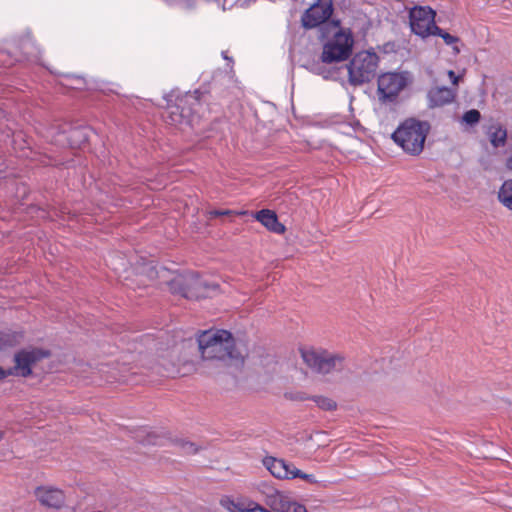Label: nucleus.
<instances>
[{"label":"nucleus","instance_id":"1","mask_svg":"<svg viewBox=\"0 0 512 512\" xmlns=\"http://www.w3.org/2000/svg\"><path fill=\"white\" fill-rule=\"evenodd\" d=\"M197 341L203 359L237 362L243 359L235 347L232 334L226 330L204 331Z\"/></svg>","mask_w":512,"mask_h":512},{"label":"nucleus","instance_id":"2","mask_svg":"<svg viewBox=\"0 0 512 512\" xmlns=\"http://www.w3.org/2000/svg\"><path fill=\"white\" fill-rule=\"evenodd\" d=\"M430 131V124L426 121L407 119L392 134L394 142L406 153L419 155Z\"/></svg>","mask_w":512,"mask_h":512},{"label":"nucleus","instance_id":"3","mask_svg":"<svg viewBox=\"0 0 512 512\" xmlns=\"http://www.w3.org/2000/svg\"><path fill=\"white\" fill-rule=\"evenodd\" d=\"M301 356L306 365L319 374H330L344 367V357L321 348L301 349Z\"/></svg>","mask_w":512,"mask_h":512},{"label":"nucleus","instance_id":"4","mask_svg":"<svg viewBox=\"0 0 512 512\" xmlns=\"http://www.w3.org/2000/svg\"><path fill=\"white\" fill-rule=\"evenodd\" d=\"M346 67L349 83L353 86L362 85L370 82L375 77L378 67V56L374 52H359Z\"/></svg>","mask_w":512,"mask_h":512},{"label":"nucleus","instance_id":"5","mask_svg":"<svg viewBox=\"0 0 512 512\" xmlns=\"http://www.w3.org/2000/svg\"><path fill=\"white\" fill-rule=\"evenodd\" d=\"M354 39L349 30L338 29L323 46L321 60L324 63L344 61L352 53Z\"/></svg>","mask_w":512,"mask_h":512},{"label":"nucleus","instance_id":"6","mask_svg":"<svg viewBox=\"0 0 512 512\" xmlns=\"http://www.w3.org/2000/svg\"><path fill=\"white\" fill-rule=\"evenodd\" d=\"M170 288L175 293H180L188 299H198L208 296L207 290L216 289L215 284L208 285L198 276L193 274L177 276L170 281Z\"/></svg>","mask_w":512,"mask_h":512},{"label":"nucleus","instance_id":"7","mask_svg":"<svg viewBox=\"0 0 512 512\" xmlns=\"http://www.w3.org/2000/svg\"><path fill=\"white\" fill-rule=\"evenodd\" d=\"M436 13L430 7H414L409 13V23L412 32L421 38L431 36L432 32H439L435 23Z\"/></svg>","mask_w":512,"mask_h":512},{"label":"nucleus","instance_id":"8","mask_svg":"<svg viewBox=\"0 0 512 512\" xmlns=\"http://www.w3.org/2000/svg\"><path fill=\"white\" fill-rule=\"evenodd\" d=\"M263 464L271 475L278 480H293L295 478H301L303 480H313L314 475L302 471L297 468L293 463H290L284 459L266 457L263 460Z\"/></svg>","mask_w":512,"mask_h":512},{"label":"nucleus","instance_id":"9","mask_svg":"<svg viewBox=\"0 0 512 512\" xmlns=\"http://www.w3.org/2000/svg\"><path fill=\"white\" fill-rule=\"evenodd\" d=\"M48 356L49 352L40 348H28L18 351L14 355V366L11 367L13 376H30L32 374V367Z\"/></svg>","mask_w":512,"mask_h":512},{"label":"nucleus","instance_id":"10","mask_svg":"<svg viewBox=\"0 0 512 512\" xmlns=\"http://www.w3.org/2000/svg\"><path fill=\"white\" fill-rule=\"evenodd\" d=\"M407 79L400 73H385L378 78L379 99L383 102H393L406 87Z\"/></svg>","mask_w":512,"mask_h":512},{"label":"nucleus","instance_id":"11","mask_svg":"<svg viewBox=\"0 0 512 512\" xmlns=\"http://www.w3.org/2000/svg\"><path fill=\"white\" fill-rule=\"evenodd\" d=\"M333 13L332 0H318L302 15L301 21L305 28H315L325 23Z\"/></svg>","mask_w":512,"mask_h":512},{"label":"nucleus","instance_id":"12","mask_svg":"<svg viewBox=\"0 0 512 512\" xmlns=\"http://www.w3.org/2000/svg\"><path fill=\"white\" fill-rule=\"evenodd\" d=\"M35 493L41 504L50 508H61L65 501L63 491L53 486L38 487Z\"/></svg>","mask_w":512,"mask_h":512},{"label":"nucleus","instance_id":"13","mask_svg":"<svg viewBox=\"0 0 512 512\" xmlns=\"http://www.w3.org/2000/svg\"><path fill=\"white\" fill-rule=\"evenodd\" d=\"M457 88L435 86L432 87L427 94L429 107H442L452 103L455 100Z\"/></svg>","mask_w":512,"mask_h":512},{"label":"nucleus","instance_id":"14","mask_svg":"<svg viewBox=\"0 0 512 512\" xmlns=\"http://www.w3.org/2000/svg\"><path fill=\"white\" fill-rule=\"evenodd\" d=\"M268 503L279 512H308L307 508L297 502L290 501L281 492L275 491L268 496Z\"/></svg>","mask_w":512,"mask_h":512},{"label":"nucleus","instance_id":"15","mask_svg":"<svg viewBox=\"0 0 512 512\" xmlns=\"http://www.w3.org/2000/svg\"><path fill=\"white\" fill-rule=\"evenodd\" d=\"M255 218L271 232L282 234L285 226L278 221L276 213L269 209H262L255 214Z\"/></svg>","mask_w":512,"mask_h":512},{"label":"nucleus","instance_id":"16","mask_svg":"<svg viewBox=\"0 0 512 512\" xmlns=\"http://www.w3.org/2000/svg\"><path fill=\"white\" fill-rule=\"evenodd\" d=\"M486 135L493 148L504 147L507 141V129L500 123H491L486 129Z\"/></svg>","mask_w":512,"mask_h":512},{"label":"nucleus","instance_id":"17","mask_svg":"<svg viewBox=\"0 0 512 512\" xmlns=\"http://www.w3.org/2000/svg\"><path fill=\"white\" fill-rule=\"evenodd\" d=\"M163 118L170 125L189 124V115L184 112L179 104L169 105L163 114Z\"/></svg>","mask_w":512,"mask_h":512},{"label":"nucleus","instance_id":"18","mask_svg":"<svg viewBox=\"0 0 512 512\" xmlns=\"http://www.w3.org/2000/svg\"><path fill=\"white\" fill-rule=\"evenodd\" d=\"M90 132V129L87 127L71 128L68 133L69 145L73 148L81 147L88 141Z\"/></svg>","mask_w":512,"mask_h":512},{"label":"nucleus","instance_id":"19","mask_svg":"<svg viewBox=\"0 0 512 512\" xmlns=\"http://www.w3.org/2000/svg\"><path fill=\"white\" fill-rule=\"evenodd\" d=\"M499 202L512 211V179L505 180L498 191Z\"/></svg>","mask_w":512,"mask_h":512},{"label":"nucleus","instance_id":"20","mask_svg":"<svg viewBox=\"0 0 512 512\" xmlns=\"http://www.w3.org/2000/svg\"><path fill=\"white\" fill-rule=\"evenodd\" d=\"M23 335L19 332L0 331V351L18 344Z\"/></svg>","mask_w":512,"mask_h":512},{"label":"nucleus","instance_id":"21","mask_svg":"<svg viewBox=\"0 0 512 512\" xmlns=\"http://www.w3.org/2000/svg\"><path fill=\"white\" fill-rule=\"evenodd\" d=\"M439 32H432L431 35H437L443 39L446 45L452 46L454 54L460 53V48L458 47V42L460 41L458 37L449 34L448 32L442 30L438 27Z\"/></svg>","mask_w":512,"mask_h":512},{"label":"nucleus","instance_id":"22","mask_svg":"<svg viewBox=\"0 0 512 512\" xmlns=\"http://www.w3.org/2000/svg\"><path fill=\"white\" fill-rule=\"evenodd\" d=\"M174 445L184 454H194L198 451V447L194 443L184 439H176Z\"/></svg>","mask_w":512,"mask_h":512},{"label":"nucleus","instance_id":"23","mask_svg":"<svg viewBox=\"0 0 512 512\" xmlns=\"http://www.w3.org/2000/svg\"><path fill=\"white\" fill-rule=\"evenodd\" d=\"M221 505L227 509L229 512H244L246 507L241 505L240 503L235 502L230 497H223L220 501Z\"/></svg>","mask_w":512,"mask_h":512},{"label":"nucleus","instance_id":"24","mask_svg":"<svg viewBox=\"0 0 512 512\" xmlns=\"http://www.w3.org/2000/svg\"><path fill=\"white\" fill-rule=\"evenodd\" d=\"M480 118V112L476 109H471L464 113V115L462 116V122L472 126L477 124L480 121Z\"/></svg>","mask_w":512,"mask_h":512},{"label":"nucleus","instance_id":"25","mask_svg":"<svg viewBox=\"0 0 512 512\" xmlns=\"http://www.w3.org/2000/svg\"><path fill=\"white\" fill-rule=\"evenodd\" d=\"M314 401L319 408L326 411H331L336 408V403L332 399L327 397L316 396L314 398Z\"/></svg>","mask_w":512,"mask_h":512},{"label":"nucleus","instance_id":"26","mask_svg":"<svg viewBox=\"0 0 512 512\" xmlns=\"http://www.w3.org/2000/svg\"><path fill=\"white\" fill-rule=\"evenodd\" d=\"M447 75L449 77V80L453 84V86L456 88L458 86V83H459V80H460V76L456 75L453 70H449L447 72Z\"/></svg>","mask_w":512,"mask_h":512},{"label":"nucleus","instance_id":"27","mask_svg":"<svg viewBox=\"0 0 512 512\" xmlns=\"http://www.w3.org/2000/svg\"><path fill=\"white\" fill-rule=\"evenodd\" d=\"M8 376H13L11 368L4 369V368L0 367V380H3Z\"/></svg>","mask_w":512,"mask_h":512},{"label":"nucleus","instance_id":"28","mask_svg":"<svg viewBox=\"0 0 512 512\" xmlns=\"http://www.w3.org/2000/svg\"><path fill=\"white\" fill-rule=\"evenodd\" d=\"M244 512H266V509L260 507L259 505H255L254 507H246Z\"/></svg>","mask_w":512,"mask_h":512},{"label":"nucleus","instance_id":"29","mask_svg":"<svg viewBox=\"0 0 512 512\" xmlns=\"http://www.w3.org/2000/svg\"><path fill=\"white\" fill-rule=\"evenodd\" d=\"M146 443L147 444H152V445L160 444V442L158 440V437L155 436V435H149L147 440H146Z\"/></svg>","mask_w":512,"mask_h":512},{"label":"nucleus","instance_id":"30","mask_svg":"<svg viewBox=\"0 0 512 512\" xmlns=\"http://www.w3.org/2000/svg\"><path fill=\"white\" fill-rule=\"evenodd\" d=\"M506 168L512 171V154L506 160Z\"/></svg>","mask_w":512,"mask_h":512},{"label":"nucleus","instance_id":"31","mask_svg":"<svg viewBox=\"0 0 512 512\" xmlns=\"http://www.w3.org/2000/svg\"><path fill=\"white\" fill-rule=\"evenodd\" d=\"M230 212L229 211H214L212 212V214L214 216H221V215H226V214H229Z\"/></svg>","mask_w":512,"mask_h":512},{"label":"nucleus","instance_id":"32","mask_svg":"<svg viewBox=\"0 0 512 512\" xmlns=\"http://www.w3.org/2000/svg\"><path fill=\"white\" fill-rule=\"evenodd\" d=\"M189 98H191V96H186L185 99H180V103H188Z\"/></svg>","mask_w":512,"mask_h":512},{"label":"nucleus","instance_id":"33","mask_svg":"<svg viewBox=\"0 0 512 512\" xmlns=\"http://www.w3.org/2000/svg\"><path fill=\"white\" fill-rule=\"evenodd\" d=\"M4 433L0 432V441L3 439Z\"/></svg>","mask_w":512,"mask_h":512},{"label":"nucleus","instance_id":"34","mask_svg":"<svg viewBox=\"0 0 512 512\" xmlns=\"http://www.w3.org/2000/svg\"><path fill=\"white\" fill-rule=\"evenodd\" d=\"M166 370H167L168 375H171L173 373V371H170L169 369H166Z\"/></svg>","mask_w":512,"mask_h":512},{"label":"nucleus","instance_id":"35","mask_svg":"<svg viewBox=\"0 0 512 512\" xmlns=\"http://www.w3.org/2000/svg\"><path fill=\"white\" fill-rule=\"evenodd\" d=\"M222 55H223L224 59H228V57L225 55L224 52L222 53Z\"/></svg>","mask_w":512,"mask_h":512}]
</instances>
